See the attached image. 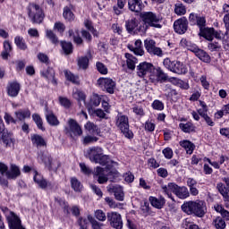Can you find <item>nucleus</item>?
<instances>
[{"label": "nucleus", "mask_w": 229, "mask_h": 229, "mask_svg": "<svg viewBox=\"0 0 229 229\" xmlns=\"http://www.w3.org/2000/svg\"><path fill=\"white\" fill-rule=\"evenodd\" d=\"M107 221L112 228L123 229V216L118 212H108Z\"/></svg>", "instance_id": "13"}, {"label": "nucleus", "mask_w": 229, "mask_h": 229, "mask_svg": "<svg viewBox=\"0 0 229 229\" xmlns=\"http://www.w3.org/2000/svg\"><path fill=\"white\" fill-rule=\"evenodd\" d=\"M141 19L145 24V27L141 29V31H147L148 26L151 28H162V25L158 23L160 22V17L157 16V14L152 12L143 13L141 14Z\"/></svg>", "instance_id": "7"}, {"label": "nucleus", "mask_w": 229, "mask_h": 229, "mask_svg": "<svg viewBox=\"0 0 229 229\" xmlns=\"http://www.w3.org/2000/svg\"><path fill=\"white\" fill-rule=\"evenodd\" d=\"M179 128L183 133H194L196 132V126L192 122H186L179 123Z\"/></svg>", "instance_id": "29"}, {"label": "nucleus", "mask_w": 229, "mask_h": 229, "mask_svg": "<svg viewBox=\"0 0 229 229\" xmlns=\"http://www.w3.org/2000/svg\"><path fill=\"white\" fill-rule=\"evenodd\" d=\"M68 33H69V37H72L75 44L80 45L83 43V39L81 38V37H80V32L78 30H75L76 35L74 34V30H70Z\"/></svg>", "instance_id": "46"}, {"label": "nucleus", "mask_w": 229, "mask_h": 229, "mask_svg": "<svg viewBox=\"0 0 229 229\" xmlns=\"http://www.w3.org/2000/svg\"><path fill=\"white\" fill-rule=\"evenodd\" d=\"M90 106H99L101 105V97L98 95H93L89 100Z\"/></svg>", "instance_id": "55"}, {"label": "nucleus", "mask_w": 229, "mask_h": 229, "mask_svg": "<svg viewBox=\"0 0 229 229\" xmlns=\"http://www.w3.org/2000/svg\"><path fill=\"white\" fill-rule=\"evenodd\" d=\"M43 78L46 80H51L54 85H56V79H55V70L53 68L48 67L47 70H44L40 72Z\"/></svg>", "instance_id": "33"}, {"label": "nucleus", "mask_w": 229, "mask_h": 229, "mask_svg": "<svg viewBox=\"0 0 229 229\" xmlns=\"http://www.w3.org/2000/svg\"><path fill=\"white\" fill-rule=\"evenodd\" d=\"M61 46L65 55H71L72 53V43L61 41Z\"/></svg>", "instance_id": "49"}, {"label": "nucleus", "mask_w": 229, "mask_h": 229, "mask_svg": "<svg viewBox=\"0 0 229 229\" xmlns=\"http://www.w3.org/2000/svg\"><path fill=\"white\" fill-rule=\"evenodd\" d=\"M21 91V84L18 82H10L7 86V94L10 98H17Z\"/></svg>", "instance_id": "22"}, {"label": "nucleus", "mask_w": 229, "mask_h": 229, "mask_svg": "<svg viewBox=\"0 0 229 229\" xmlns=\"http://www.w3.org/2000/svg\"><path fill=\"white\" fill-rule=\"evenodd\" d=\"M33 180L37 185H38L39 189H52L53 183L51 182H47V180L44 179V176L38 172L34 171Z\"/></svg>", "instance_id": "18"}, {"label": "nucleus", "mask_w": 229, "mask_h": 229, "mask_svg": "<svg viewBox=\"0 0 229 229\" xmlns=\"http://www.w3.org/2000/svg\"><path fill=\"white\" fill-rule=\"evenodd\" d=\"M139 26V22L136 19H131L127 21H125V28L129 33H131Z\"/></svg>", "instance_id": "42"}, {"label": "nucleus", "mask_w": 229, "mask_h": 229, "mask_svg": "<svg viewBox=\"0 0 229 229\" xmlns=\"http://www.w3.org/2000/svg\"><path fill=\"white\" fill-rule=\"evenodd\" d=\"M64 76L68 81L74 83L75 85H80V77L78 75H74L71 71L64 70Z\"/></svg>", "instance_id": "36"}, {"label": "nucleus", "mask_w": 229, "mask_h": 229, "mask_svg": "<svg viewBox=\"0 0 229 229\" xmlns=\"http://www.w3.org/2000/svg\"><path fill=\"white\" fill-rule=\"evenodd\" d=\"M14 44L19 47V49H21V51H26L28 49V45H26L24 38L21 36H16L14 38Z\"/></svg>", "instance_id": "39"}, {"label": "nucleus", "mask_w": 229, "mask_h": 229, "mask_svg": "<svg viewBox=\"0 0 229 229\" xmlns=\"http://www.w3.org/2000/svg\"><path fill=\"white\" fill-rule=\"evenodd\" d=\"M38 159L45 165L48 171H53L54 173H56V171H58V167H60V161L56 159L53 160L49 154L41 152L38 154Z\"/></svg>", "instance_id": "9"}, {"label": "nucleus", "mask_w": 229, "mask_h": 229, "mask_svg": "<svg viewBox=\"0 0 229 229\" xmlns=\"http://www.w3.org/2000/svg\"><path fill=\"white\" fill-rule=\"evenodd\" d=\"M116 126L126 139H133V132L130 130V119L128 116L118 114L116 117Z\"/></svg>", "instance_id": "6"}, {"label": "nucleus", "mask_w": 229, "mask_h": 229, "mask_svg": "<svg viewBox=\"0 0 229 229\" xmlns=\"http://www.w3.org/2000/svg\"><path fill=\"white\" fill-rule=\"evenodd\" d=\"M132 112L136 114L139 115L140 117L144 116V107L140 105H134L132 106Z\"/></svg>", "instance_id": "58"}, {"label": "nucleus", "mask_w": 229, "mask_h": 229, "mask_svg": "<svg viewBox=\"0 0 229 229\" xmlns=\"http://www.w3.org/2000/svg\"><path fill=\"white\" fill-rule=\"evenodd\" d=\"M30 140L34 146H37V148H46V146H47L46 140L38 134L30 135Z\"/></svg>", "instance_id": "28"}, {"label": "nucleus", "mask_w": 229, "mask_h": 229, "mask_svg": "<svg viewBox=\"0 0 229 229\" xmlns=\"http://www.w3.org/2000/svg\"><path fill=\"white\" fill-rule=\"evenodd\" d=\"M54 30L62 35L65 31V24L62 21H56L54 25Z\"/></svg>", "instance_id": "61"}, {"label": "nucleus", "mask_w": 229, "mask_h": 229, "mask_svg": "<svg viewBox=\"0 0 229 229\" xmlns=\"http://www.w3.org/2000/svg\"><path fill=\"white\" fill-rule=\"evenodd\" d=\"M19 121H24V119H30L31 117V112L30 109H20L14 113Z\"/></svg>", "instance_id": "34"}, {"label": "nucleus", "mask_w": 229, "mask_h": 229, "mask_svg": "<svg viewBox=\"0 0 229 229\" xmlns=\"http://www.w3.org/2000/svg\"><path fill=\"white\" fill-rule=\"evenodd\" d=\"M87 155L90 162H98V159L103 155V148L101 147H91L87 150Z\"/></svg>", "instance_id": "20"}, {"label": "nucleus", "mask_w": 229, "mask_h": 229, "mask_svg": "<svg viewBox=\"0 0 229 229\" xmlns=\"http://www.w3.org/2000/svg\"><path fill=\"white\" fill-rule=\"evenodd\" d=\"M225 185L223 182H218L216 184V189L218 192L223 196L224 201H229V177L223 178Z\"/></svg>", "instance_id": "17"}, {"label": "nucleus", "mask_w": 229, "mask_h": 229, "mask_svg": "<svg viewBox=\"0 0 229 229\" xmlns=\"http://www.w3.org/2000/svg\"><path fill=\"white\" fill-rule=\"evenodd\" d=\"M182 210L188 216L203 217L207 212V204L203 200H189L182 205Z\"/></svg>", "instance_id": "2"}, {"label": "nucleus", "mask_w": 229, "mask_h": 229, "mask_svg": "<svg viewBox=\"0 0 229 229\" xmlns=\"http://www.w3.org/2000/svg\"><path fill=\"white\" fill-rule=\"evenodd\" d=\"M163 65L165 69L175 74H187L189 72L187 65L178 60L171 61L169 57L164 59Z\"/></svg>", "instance_id": "4"}, {"label": "nucleus", "mask_w": 229, "mask_h": 229, "mask_svg": "<svg viewBox=\"0 0 229 229\" xmlns=\"http://www.w3.org/2000/svg\"><path fill=\"white\" fill-rule=\"evenodd\" d=\"M151 106L153 110H157L158 112H162V110L165 108L164 102L158 99L154 100L151 104Z\"/></svg>", "instance_id": "53"}, {"label": "nucleus", "mask_w": 229, "mask_h": 229, "mask_svg": "<svg viewBox=\"0 0 229 229\" xmlns=\"http://www.w3.org/2000/svg\"><path fill=\"white\" fill-rule=\"evenodd\" d=\"M223 21L225 28V35H229V13L225 14Z\"/></svg>", "instance_id": "64"}, {"label": "nucleus", "mask_w": 229, "mask_h": 229, "mask_svg": "<svg viewBox=\"0 0 229 229\" xmlns=\"http://www.w3.org/2000/svg\"><path fill=\"white\" fill-rule=\"evenodd\" d=\"M77 65L79 69H82V71H87L89 69V57L81 56L77 61Z\"/></svg>", "instance_id": "40"}, {"label": "nucleus", "mask_w": 229, "mask_h": 229, "mask_svg": "<svg viewBox=\"0 0 229 229\" xmlns=\"http://www.w3.org/2000/svg\"><path fill=\"white\" fill-rule=\"evenodd\" d=\"M72 96L74 99H77V101H79V103H81V101H85V93H83L82 91L76 90L73 92Z\"/></svg>", "instance_id": "60"}, {"label": "nucleus", "mask_w": 229, "mask_h": 229, "mask_svg": "<svg viewBox=\"0 0 229 229\" xmlns=\"http://www.w3.org/2000/svg\"><path fill=\"white\" fill-rule=\"evenodd\" d=\"M28 15L33 24H42L44 21V10L37 4H30L28 6Z\"/></svg>", "instance_id": "5"}, {"label": "nucleus", "mask_w": 229, "mask_h": 229, "mask_svg": "<svg viewBox=\"0 0 229 229\" xmlns=\"http://www.w3.org/2000/svg\"><path fill=\"white\" fill-rule=\"evenodd\" d=\"M71 185L75 192H81V190L83 189V185H81V182L77 180L76 177L71 179Z\"/></svg>", "instance_id": "43"}, {"label": "nucleus", "mask_w": 229, "mask_h": 229, "mask_svg": "<svg viewBox=\"0 0 229 229\" xmlns=\"http://www.w3.org/2000/svg\"><path fill=\"white\" fill-rule=\"evenodd\" d=\"M128 6L131 12H136L137 13H139V12H141L142 8H144V4H142V0H128Z\"/></svg>", "instance_id": "27"}, {"label": "nucleus", "mask_w": 229, "mask_h": 229, "mask_svg": "<svg viewBox=\"0 0 229 229\" xmlns=\"http://www.w3.org/2000/svg\"><path fill=\"white\" fill-rule=\"evenodd\" d=\"M148 201L154 208L157 209L163 208L165 205V199H164V197L157 199V197L151 196L149 197Z\"/></svg>", "instance_id": "30"}, {"label": "nucleus", "mask_w": 229, "mask_h": 229, "mask_svg": "<svg viewBox=\"0 0 229 229\" xmlns=\"http://www.w3.org/2000/svg\"><path fill=\"white\" fill-rule=\"evenodd\" d=\"M213 225L216 229L226 228V222H225V219H223L221 216H217L216 219H214Z\"/></svg>", "instance_id": "44"}, {"label": "nucleus", "mask_w": 229, "mask_h": 229, "mask_svg": "<svg viewBox=\"0 0 229 229\" xmlns=\"http://www.w3.org/2000/svg\"><path fill=\"white\" fill-rule=\"evenodd\" d=\"M0 210L4 214L10 229H25L22 226L21 218L13 211H10V209L4 206H0Z\"/></svg>", "instance_id": "3"}, {"label": "nucleus", "mask_w": 229, "mask_h": 229, "mask_svg": "<svg viewBox=\"0 0 229 229\" xmlns=\"http://www.w3.org/2000/svg\"><path fill=\"white\" fill-rule=\"evenodd\" d=\"M199 106H201V108L198 109V114L200 115V117H204L205 115H208V107L207 106V104L200 100Z\"/></svg>", "instance_id": "52"}, {"label": "nucleus", "mask_w": 229, "mask_h": 229, "mask_svg": "<svg viewBox=\"0 0 229 229\" xmlns=\"http://www.w3.org/2000/svg\"><path fill=\"white\" fill-rule=\"evenodd\" d=\"M144 47L151 56H164V51H162V48L157 47V42L153 39H145Z\"/></svg>", "instance_id": "10"}, {"label": "nucleus", "mask_w": 229, "mask_h": 229, "mask_svg": "<svg viewBox=\"0 0 229 229\" xmlns=\"http://www.w3.org/2000/svg\"><path fill=\"white\" fill-rule=\"evenodd\" d=\"M188 29L189 21L185 17L178 19L174 22V30L175 33H178L179 35H183L184 33H186Z\"/></svg>", "instance_id": "15"}, {"label": "nucleus", "mask_w": 229, "mask_h": 229, "mask_svg": "<svg viewBox=\"0 0 229 229\" xmlns=\"http://www.w3.org/2000/svg\"><path fill=\"white\" fill-rule=\"evenodd\" d=\"M136 74L139 78L148 76L149 82L154 83V85L164 83L169 80V75L160 66L156 67L148 62L140 63L136 67Z\"/></svg>", "instance_id": "1"}, {"label": "nucleus", "mask_w": 229, "mask_h": 229, "mask_svg": "<svg viewBox=\"0 0 229 229\" xmlns=\"http://www.w3.org/2000/svg\"><path fill=\"white\" fill-rule=\"evenodd\" d=\"M21 176V169L17 165L15 164H11L10 165V170L7 171L6 173V178L8 180H15Z\"/></svg>", "instance_id": "23"}, {"label": "nucleus", "mask_w": 229, "mask_h": 229, "mask_svg": "<svg viewBox=\"0 0 229 229\" xmlns=\"http://www.w3.org/2000/svg\"><path fill=\"white\" fill-rule=\"evenodd\" d=\"M97 85L102 90H106L108 94H114L115 90V81L110 78L100 77L97 81Z\"/></svg>", "instance_id": "11"}, {"label": "nucleus", "mask_w": 229, "mask_h": 229, "mask_svg": "<svg viewBox=\"0 0 229 229\" xmlns=\"http://www.w3.org/2000/svg\"><path fill=\"white\" fill-rule=\"evenodd\" d=\"M89 223H90V221H89V218L81 217L78 220V224L81 226V229H88L89 228Z\"/></svg>", "instance_id": "63"}, {"label": "nucleus", "mask_w": 229, "mask_h": 229, "mask_svg": "<svg viewBox=\"0 0 229 229\" xmlns=\"http://www.w3.org/2000/svg\"><path fill=\"white\" fill-rule=\"evenodd\" d=\"M225 37H229V34H226V32L224 33L223 30H216V29H214L213 38L223 40L225 39Z\"/></svg>", "instance_id": "56"}, {"label": "nucleus", "mask_w": 229, "mask_h": 229, "mask_svg": "<svg viewBox=\"0 0 229 229\" xmlns=\"http://www.w3.org/2000/svg\"><path fill=\"white\" fill-rule=\"evenodd\" d=\"M46 37L47 38H48V40H50V42L52 44H54L55 46L58 45L60 43V40H58V37L56 36V34H55V32H53V30H46Z\"/></svg>", "instance_id": "41"}, {"label": "nucleus", "mask_w": 229, "mask_h": 229, "mask_svg": "<svg viewBox=\"0 0 229 229\" xmlns=\"http://www.w3.org/2000/svg\"><path fill=\"white\" fill-rule=\"evenodd\" d=\"M126 63L128 69L131 71H135V64L139 62V60L131 54H125Z\"/></svg>", "instance_id": "35"}, {"label": "nucleus", "mask_w": 229, "mask_h": 229, "mask_svg": "<svg viewBox=\"0 0 229 229\" xmlns=\"http://www.w3.org/2000/svg\"><path fill=\"white\" fill-rule=\"evenodd\" d=\"M59 103L64 108H71V100L65 97H59Z\"/></svg>", "instance_id": "62"}, {"label": "nucleus", "mask_w": 229, "mask_h": 229, "mask_svg": "<svg viewBox=\"0 0 229 229\" xmlns=\"http://www.w3.org/2000/svg\"><path fill=\"white\" fill-rule=\"evenodd\" d=\"M163 90H164L165 96H166V98H169V99H172V101H177L178 91H176V89H174L173 88H171L170 84H165L163 88Z\"/></svg>", "instance_id": "25"}, {"label": "nucleus", "mask_w": 229, "mask_h": 229, "mask_svg": "<svg viewBox=\"0 0 229 229\" xmlns=\"http://www.w3.org/2000/svg\"><path fill=\"white\" fill-rule=\"evenodd\" d=\"M106 189L109 194H114L115 199L118 201H124V191H123V187L118 184H109Z\"/></svg>", "instance_id": "16"}, {"label": "nucleus", "mask_w": 229, "mask_h": 229, "mask_svg": "<svg viewBox=\"0 0 229 229\" xmlns=\"http://www.w3.org/2000/svg\"><path fill=\"white\" fill-rule=\"evenodd\" d=\"M208 48L211 53L217 52L221 50V44L217 41H210L208 45Z\"/></svg>", "instance_id": "50"}, {"label": "nucleus", "mask_w": 229, "mask_h": 229, "mask_svg": "<svg viewBox=\"0 0 229 229\" xmlns=\"http://www.w3.org/2000/svg\"><path fill=\"white\" fill-rule=\"evenodd\" d=\"M96 67L98 72H100V74H108V68L106 67V65H105V64L101 62H97Z\"/></svg>", "instance_id": "54"}, {"label": "nucleus", "mask_w": 229, "mask_h": 229, "mask_svg": "<svg viewBox=\"0 0 229 229\" xmlns=\"http://www.w3.org/2000/svg\"><path fill=\"white\" fill-rule=\"evenodd\" d=\"M93 178L100 184L106 183L108 182V170L97 166L93 173Z\"/></svg>", "instance_id": "14"}, {"label": "nucleus", "mask_w": 229, "mask_h": 229, "mask_svg": "<svg viewBox=\"0 0 229 229\" xmlns=\"http://www.w3.org/2000/svg\"><path fill=\"white\" fill-rule=\"evenodd\" d=\"M46 119H47V122L48 123V124H50V126H59L60 125V121L58 120L56 115H55V114H53V113H47L46 114Z\"/></svg>", "instance_id": "38"}, {"label": "nucleus", "mask_w": 229, "mask_h": 229, "mask_svg": "<svg viewBox=\"0 0 229 229\" xmlns=\"http://www.w3.org/2000/svg\"><path fill=\"white\" fill-rule=\"evenodd\" d=\"M195 55L198 56L201 62H205V64H209L210 62V55L203 49L199 48Z\"/></svg>", "instance_id": "37"}, {"label": "nucleus", "mask_w": 229, "mask_h": 229, "mask_svg": "<svg viewBox=\"0 0 229 229\" xmlns=\"http://www.w3.org/2000/svg\"><path fill=\"white\" fill-rule=\"evenodd\" d=\"M88 219L92 226L93 229H101L103 228V224L98 222L94 216L91 215H88Z\"/></svg>", "instance_id": "48"}, {"label": "nucleus", "mask_w": 229, "mask_h": 229, "mask_svg": "<svg viewBox=\"0 0 229 229\" xmlns=\"http://www.w3.org/2000/svg\"><path fill=\"white\" fill-rule=\"evenodd\" d=\"M128 49L132 51L137 56H143L144 55V48H142V41L140 39H137L134 42V46L128 45Z\"/></svg>", "instance_id": "21"}, {"label": "nucleus", "mask_w": 229, "mask_h": 229, "mask_svg": "<svg viewBox=\"0 0 229 229\" xmlns=\"http://www.w3.org/2000/svg\"><path fill=\"white\" fill-rule=\"evenodd\" d=\"M179 144L181 148H183V149H185L187 155H192V153H194V148H196V146L191 140H183L180 141Z\"/></svg>", "instance_id": "31"}, {"label": "nucleus", "mask_w": 229, "mask_h": 229, "mask_svg": "<svg viewBox=\"0 0 229 229\" xmlns=\"http://www.w3.org/2000/svg\"><path fill=\"white\" fill-rule=\"evenodd\" d=\"M174 12L176 15H185V13H187V10L185 9V6L183 4H176Z\"/></svg>", "instance_id": "57"}, {"label": "nucleus", "mask_w": 229, "mask_h": 229, "mask_svg": "<svg viewBox=\"0 0 229 229\" xmlns=\"http://www.w3.org/2000/svg\"><path fill=\"white\" fill-rule=\"evenodd\" d=\"M0 140L6 148H14L15 146V137H13V133L8 131H4L0 135Z\"/></svg>", "instance_id": "19"}, {"label": "nucleus", "mask_w": 229, "mask_h": 229, "mask_svg": "<svg viewBox=\"0 0 229 229\" xmlns=\"http://www.w3.org/2000/svg\"><path fill=\"white\" fill-rule=\"evenodd\" d=\"M189 21L191 26H198L199 31H201V30L205 29L207 26V18L195 13H190Z\"/></svg>", "instance_id": "12"}, {"label": "nucleus", "mask_w": 229, "mask_h": 229, "mask_svg": "<svg viewBox=\"0 0 229 229\" xmlns=\"http://www.w3.org/2000/svg\"><path fill=\"white\" fill-rule=\"evenodd\" d=\"M32 119L37 124L38 130H41V131H46V128H44V122H42V118L40 117V115L34 114H32Z\"/></svg>", "instance_id": "45"}, {"label": "nucleus", "mask_w": 229, "mask_h": 229, "mask_svg": "<svg viewBox=\"0 0 229 229\" xmlns=\"http://www.w3.org/2000/svg\"><path fill=\"white\" fill-rule=\"evenodd\" d=\"M64 133L72 139L74 137L81 135L83 133V131H81V127L76 120L70 118L68 119L66 125L64 126Z\"/></svg>", "instance_id": "8"}, {"label": "nucleus", "mask_w": 229, "mask_h": 229, "mask_svg": "<svg viewBox=\"0 0 229 229\" xmlns=\"http://www.w3.org/2000/svg\"><path fill=\"white\" fill-rule=\"evenodd\" d=\"M200 31V37H203L206 40L212 42L214 40V28L204 27Z\"/></svg>", "instance_id": "32"}, {"label": "nucleus", "mask_w": 229, "mask_h": 229, "mask_svg": "<svg viewBox=\"0 0 229 229\" xmlns=\"http://www.w3.org/2000/svg\"><path fill=\"white\" fill-rule=\"evenodd\" d=\"M111 162L112 160L110 159V157L102 154L95 164H100V165H108V164Z\"/></svg>", "instance_id": "51"}, {"label": "nucleus", "mask_w": 229, "mask_h": 229, "mask_svg": "<svg viewBox=\"0 0 229 229\" xmlns=\"http://www.w3.org/2000/svg\"><path fill=\"white\" fill-rule=\"evenodd\" d=\"M174 194L179 198V199H187V198L191 196L187 186H179L178 184H176Z\"/></svg>", "instance_id": "24"}, {"label": "nucleus", "mask_w": 229, "mask_h": 229, "mask_svg": "<svg viewBox=\"0 0 229 229\" xmlns=\"http://www.w3.org/2000/svg\"><path fill=\"white\" fill-rule=\"evenodd\" d=\"M176 185L177 184L174 182H168L166 185H162L164 194H165L170 199H173V193H175Z\"/></svg>", "instance_id": "26"}, {"label": "nucleus", "mask_w": 229, "mask_h": 229, "mask_svg": "<svg viewBox=\"0 0 229 229\" xmlns=\"http://www.w3.org/2000/svg\"><path fill=\"white\" fill-rule=\"evenodd\" d=\"M63 17L65 19V21H74V13H72V11H71V8L68 6L64 8Z\"/></svg>", "instance_id": "47"}, {"label": "nucleus", "mask_w": 229, "mask_h": 229, "mask_svg": "<svg viewBox=\"0 0 229 229\" xmlns=\"http://www.w3.org/2000/svg\"><path fill=\"white\" fill-rule=\"evenodd\" d=\"M95 217L98 221H106L107 215H106L105 212H103V210L98 209L97 211H95Z\"/></svg>", "instance_id": "59"}]
</instances>
